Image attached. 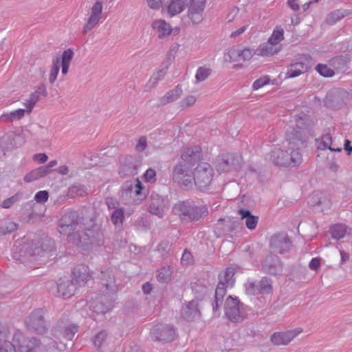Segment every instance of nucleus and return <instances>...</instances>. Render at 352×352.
Wrapping results in <instances>:
<instances>
[{"label":"nucleus","instance_id":"obj_1","mask_svg":"<svg viewBox=\"0 0 352 352\" xmlns=\"http://www.w3.org/2000/svg\"><path fill=\"white\" fill-rule=\"evenodd\" d=\"M10 335L8 327L0 323V352H36L41 347L40 340L25 338L19 331L14 333L12 342L8 340Z\"/></svg>","mask_w":352,"mask_h":352},{"label":"nucleus","instance_id":"obj_2","mask_svg":"<svg viewBox=\"0 0 352 352\" xmlns=\"http://www.w3.org/2000/svg\"><path fill=\"white\" fill-rule=\"evenodd\" d=\"M102 285L101 292L107 300L104 304L103 300L91 305L94 312L104 314L111 311L113 307L114 295L118 292L114 276L109 270L101 271L99 276Z\"/></svg>","mask_w":352,"mask_h":352},{"label":"nucleus","instance_id":"obj_3","mask_svg":"<svg viewBox=\"0 0 352 352\" xmlns=\"http://www.w3.org/2000/svg\"><path fill=\"white\" fill-rule=\"evenodd\" d=\"M173 212L182 219L197 221L208 214V208L204 205H197L192 201H179L173 208Z\"/></svg>","mask_w":352,"mask_h":352},{"label":"nucleus","instance_id":"obj_4","mask_svg":"<svg viewBox=\"0 0 352 352\" xmlns=\"http://www.w3.org/2000/svg\"><path fill=\"white\" fill-rule=\"evenodd\" d=\"M71 238L78 247L100 246L104 243V232L100 226L94 225L91 228L74 233Z\"/></svg>","mask_w":352,"mask_h":352},{"label":"nucleus","instance_id":"obj_5","mask_svg":"<svg viewBox=\"0 0 352 352\" xmlns=\"http://www.w3.org/2000/svg\"><path fill=\"white\" fill-rule=\"evenodd\" d=\"M54 248V241L47 236H34L23 246L25 256L29 257L43 256Z\"/></svg>","mask_w":352,"mask_h":352},{"label":"nucleus","instance_id":"obj_6","mask_svg":"<svg viewBox=\"0 0 352 352\" xmlns=\"http://www.w3.org/2000/svg\"><path fill=\"white\" fill-rule=\"evenodd\" d=\"M302 120L292 126L287 127L285 131L286 141L291 148L299 151L300 147L305 146L309 137V130L302 126Z\"/></svg>","mask_w":352,"mask_h":352},{"label":"nucleus","instance_id":"obj_7","mask_svg":"<svg viewBox=\"0 0 352 352\" xmlns=\"http://www.w3.org/2000/svg\"><path fill=\"white\" fill-rule=\"evenodd\" d=\"M234 275V270L230 267L227 268L219 274V281L215 290L214 300L212 302L214 311H218L222 305L223 297L226 294V288L232 287L234 285L235 282Z\"/></svg>","mask_w":352,"mask_h":352},{"label":"nucleus","instance_id":"obj_8","mask_svg":"<svg viewBox=\"0 0 352 352\" xmlns=\"http://www.w3.org/2000/svg\"><path fill=\"white\" fill-rule=\"evenodd\" d=\"M271 159L272 162L278 166H295L302 161V155L299 151L291 148L283 150L280 148H274L272 152Z\"/></svg>","mask_w":352,"mask_h":352},{"label":"nucleus","instance_id":"obj_9","mask_svg":"<svg viewBox=\"0 0 352 352\" xmlns=\"http://www.w3.org/2000/svg\"><path fill=\"white\" fill-rule=\"evenodd\" d=\"M83 218L80 216L77 211L72 210L66 212L59 220V232L62 234H67L69 240L72 241L71 233L77 228H82Z\"/></svg>","mask_w":352,"mask_h":352},{"label":"nucleus","instance_id":"obj_10","mask_svg":"<svg viewBox=\"0 0 352 352\" xmlns=\"http://www.w3.org/2000/svg\"><path fill=\"white\" fill-rule=\"evenodd\" d=\"M74 55V52L71 49H68L63 52L61 57L56 56L53 59V65L49 76L50 83L52 84L56 81L60 70V64H61L62 74L66 75L68 73L69 67Z\"/></svg>","mask_w":352,"mask_h":352},{"label":"nucleus","instance_id":"obj_11","mask_svg":"<svg viewBox=\"0 0 352 352\" xmlns=\"http://www.w3.org/2000/svg\"><path fill=\"white\" fill-rule=\"evenodd\" d=\"M213 175V169L209 164L200 163L193 173L194 184L200 190L206 189L211 184Z\"/></svg>","mask_w":352,"mask_h":352},{"label":"nucleus","instance_id":"obj_12","mask_svg":"<svg viewBox=\"0 0 352 352\" xmlns=\"http://www.w3.org/2000/svg\"><path fill=\"white\" fill-rule=\"evenodd\" d=\"M224 311L226 317L232 322L241 321L245 315L243 304L237 297L229 296L225 302Z\"/></svg>","mask_w":352,"mask_h":352},{"label":"nucleus","instance_id":"obj_13","mask_svg":"<svg viewBox=\"0 0 352 352\" xmlns=\"http://www.w3.org/2000/svg\"><path fill=\"white\" fill-rule=\"evenodd\" d=\"M173 180L182 188L187 190L192 186L194 176L191 169L185 164H177L173 170Z\"/></svg>","mask_w":352,"mask_h":352},{"label":"nucleus","instance_id":"obj_14","mask_svg":"<svg viewBox=\"0 0 352 352\" xmlns=\"http://www.w3.org/2000/svg\"><path fill=\"white\" fill-rule=\"evenodd\" d=\"M241 157L231 153L223 154L217 159L216 168L219 173L236 170L241 166Z\"/></svg>","mask_w":352,"mask_h":352},{"label":"nucleus","instance_id":"obj_15","mask_svg":"<svg viewBox=\"0 0 352 352\" xmlns=\"http://www.w3.org/2000/svg\"><path fill=\"white\" fill-rule=\"evenodd\" d=\"M27 328L38 333H43L47 328L44 311L41 309L32 311L25 320Z\"/></svg>","mask_w":352,"mask_h":352},{"label":"nucleus","instance_id":"obj_16","mask_svg":"<svg viewBox=\"0 0 352 352\" xmlns=\"http://www.w3.org/2000/svg\"><path fill=\"white\" fill-rule=\"evenodd\" d=\"M151 334L155 341L168 342L174 340L175 330L172 325L159 324L153 327Z\"/></svg>","mask_w":352,"mask_h":352},{"label":"nucleus","instance_id":"obj_17","mask_svg":"<svg viewBox=\"0 0 352 352\" xmlns=\"http://www.w3.org/2000/svg\"><path fill=\"white\" fill-rule=\"evenodd\" d=\"M102 1L97 0L90 9L87 22L82 30L83 34H86L99 23L102 19Z\"/></svg>","mask_w":352,"mask_h":352},{"label":"nucleus","instance_id":"obj_18","mask_svg":"<svg viewBox=\"0 0 352 352\" xmlns=\"http://www.w3.org/2000/svg\"><path fill=\"white\" fill-rule=\"evenodd\" d=\"M262 270L272 276L282 274L283 264L276 255H267L262 263Z\"/></svg>","mask_w":352,"mask_h":352},{"label":"nucleus","instance_id":"obj_19","mask_svg":"<svg viewBox=\"0 0 352 352\" xmlns=\"http://www.w3.org/2000/svg\"><path fill=\"white\" fill-rule=\"evenodd\" d=\"M206 0H190L188 16L193 24H199L203 21V12Z\"/></svg>","mask_w":352,"mask_h":352},{"label":"nucleus","instance_id":"obj_20","mask_svg":"<svg viewBox=\"0 0 352 352\" xmlns=\"http://www.w3.org/2000/svg\"><path fill=\"white\" fill-rule=\"evenodd\" d=\"M301 332L302 329L300 328L275 332L271 336L270 340L275 345H287Z\"/></svg>","mask_w":352,"mask_h":352},{"label":"nucleus","instance_id":"obj_21","mask_svg":"<svg viewBox=\"0 0 352 352\" xmlns=\"http://www.w3.org/2000/svg\"><path fill=\"white\" fill-rule=\"evenodd\" d=\"M76 289L74 281L67 278H60L56 284L57 296L65 299L74 296Z\"/></svg>","mask_w":352,"mask_h":352},{"label":"nucleus","instance_id":"obj_22","mask_svg":"<svg viewBox=\"0 0 352 352\" xmlns=\"http://www.w3.org/2000/svg\"><path fill=\"white\" fill-rule=\"evenodd\" d=\"M309 58L310 56L309 55H304L299 61L292 63L287 69L286 77L295 78L306 72L309 68L307 63Z\"/></svg>","mask_w":352,"mask_h":352},{"label":"nucleus","instance_id":"obj_23","mask_svg":"<svg viewBox=\"0 0 352 352\" xmlns=\"http://www.w3.org/2000/svg\"><path fill=\"white\" fill-rule=\"evenodd\" d=\"M291 246V241L285 234H278L272 236L270 247L274 252L283 254L287 252Z\"/></svg>","mask_w":352,"mask_h":352},{"label":"nucleus","instance_id":"obj_24","mask_svg":"<svg viewBox=\"0 0 352 352\" xmlns=\"http://www.w3.org/2000/svg\"><path fill=\"white\" fill-rule=\"evenodd\" d=\"M182 161L179 164H185L186 167L192 169V167L200 160L201 148L195 146L194 148H187L182 153Z\"/></svg>","mask_w":352,"mask_h":352},{"label":"nucleus","instance_id":"obj_25","mask_svg":"<svg viewBox=\"0 0 352 352\" xmlns=\"http://www.w3.org/2000/svg\"><path fill=\"white\" fill-rule=\"evenodd\" d=\"M78 330V326L74 324H68L65 326L58 324L53 329V336L58 340L63 338L65 340H72Z\"/></svg>","mask_w":352,"mask_h":352},{"label":"nucleus","instance_id":"obj_26","mask_svg":"<svg viewBox=\"0 0 352 352\" xmlns=\"http://www.w3.org/2000/svg\"><path fill=\"white\" fill-rule=\"evenodd\" d=\"M182 316L188 321H192L199 318L201 312L197 300H190L182 307Z\"/></svg>","mask_w":352,"mask_h":352},{"label":"nucleus","instance_id":"obj_27","mask_svg":"<svg viewBox=\"0 0 352 352\" xmlns=\"http://www.w3.org/2000/svg\"><path fill=\"white\" fill-rule=\"evenodd\" d=\"M72 274L74 276V281L76 283V286L81 287L85 285L87 282L90 280L92 277L91 274L89 272V269L86 265H79L76 267Z\"/></svg>","mask_w":352,"mask_h":352},{"label":"nucleus","instance_id":"obj_28","mask_svg":"<svg viewBox=\"0 0 352 352\" xmlns=\"http://www.w3.org/2000/svg\"><path fill=\"white\" fill-rule=\"evenodd\" d=\"M151 198L149 212L153 214L162 217L166 206L165 199L157 194H152Z\"/></svg>","mask_w":352,"mask_h":352},{"label":"nucleus","instance_id":"obj_29","mask_svg":"<svg viewBox=\"0 0 352 352\" xmlns=\"http://www.w3.org/2000/svg\"><path fill=\"white\" fill-rule=\"evenodd\" d=\"M65 346L61 342L59 344L50 338L43 337L41 340V347L43 352H63Z\"/></svg>","mask_w":352,"mask_h":352},{"label":"nucleus","instance_id":"obj_30","mask_svg":"<svg viewBox=\"0 0 352 352\" xmlns=\"http://www.w3.org/2000/svg\"><path fill=\"white\" fill-rule=\"evenodd\" d=\"M324 105L329 108L340 109L342 105V100L339 90L329 91L324 100Z\"/></svg>","mask_w":352,"mask_h":352},{"label":"nucleus","instance_id":"obj_31","mask_svg":"<svg viewBox=\"0 0 352 352\" xmlns=\"http://www.w3.org/2000/svg\"><path fill=\"white\" fill-rule=\"evenodd\" d=\"M255 54L254 50L245 48L243 50L233 49L229 51V56L233 61L248 60Z\"/></svg>","mask_w":352,"mask_h":352},{"label":"nucleus","instance_id":"obj_32","mask_svg":"<svg viewBox=\"0 0 352 352\" xmlns=\"http://www.w3.org/2000/svg\"><path fill=\"white\" fill-rule=\"evenodd\" d=\"M152 28L156 30L160 38L168 36L173 30L171 25L162 19L154 21L152 23Z\"/></svg>","mask_w":352,"mask_h":352},{"label":"nucleus","instance_id":"obj_33","mask_svg":"<svg viewBox=\"0 0 352 352\" xmlns=\"http://www.w3.org/2000/svg\"><path fill=\"white\" fill-rule=\"evenodd\" d=\"M318 148L322 150L329 149L335 152H340L342 151L341 147L335 146L331 134L328 133L321 137Z\"/></svg>","mask_w":352,"mask_h":352},{"label":"nucleus","instance_id":"obj_34","mask_svg":"<svg viewBox=\"0 0 352 352\" xmlns=\"http://www.w3.org/2000/svg\"><path fill=\"white\" fill-rule=\"evenodd\" d=\"M239 213L241 215V219L245 220V224L249 230H254L258 221V217L254 216L248 210L240 209Z\"/></svg>","mask_w":352,"mask_h":352},{"label":"nucleus","instance_id":"obj_35","mask_svg":"<svg viewBox=\"0 0 352 352\" xmlns=\"http://www.w3.org/2000/svg\"><path fill=\"white\" fill-rule=\"evenodd\" d=\"M48 173H50L49 167L40 166L27 174L24 177V181L29 183L39 179L46 176Z\"/></svg>","mask_w":352,"mask_h":352},{"label":"nucleus","instance_id":"obj_36","mask_svg":"<svg viewBox=\"0 0 352 352\" xmlns=\"http://www.w3.org/2000/svg\"><path fill=\"white\" fill-rule=\"evenodd\" d=\"M186 6V0H171L168 6V13L173 16L182 12Z\"/></svg>","mask_w":352,"mask_h":352},{"label":"nucleus","instance_id":"obj_37","mask_svg":"<svg viewBox=\"0 0 352 352\" xmlns=\"http://www.w3.org/2000/svg\"><path fill=\"white\" fill-rule=\"evenodd\" d=\"M182 94V89L177 85L175 89L168 91L161 99L160 104L165 105L178 99Z\"/></svg>","mask_w":352,"mask_h":352},{"label":"nucleus","instance_id":"obj_38","mask_svg":"<svg viewBox=\"0 0 352 352\" xmlns=\"http://www.w3.org/2000/svg\"><path fill=\"white\" fill-rule=\"evenodd\" d=\"M125 186L128 188L131 194H134L135 196L139 197L140 199H142L146 195L144 191V187L138 178L134 180L133 184L132 182H127Z\"/></svg>","mask_w":352,"mask_h":352},{"label":"nucleus","instance_id":"obj_39","mask_svg":"<svg viewBox=\"0 0 352 352\" xmlns=\"http://www.w3.org/2000/svg\"><path fill=\"white\" fill-rule=\"evenodd\" d=\"M280 51V47L269 42L261 44L257 50L258 54L263 56H272Z\"/></svg>","mask_w":352,"mask_h":352},{"label":"nucleus","instance_id":"obj_40","mask_svg":"<svg viewBox=\"0 0 352 352\" xmlns=\"http://www.w3.org/2000/svg\"><path fill=\"white\" fill-rule=\"evenodd\" d=\"M330 65L336 72H343L348 69V60L344 56H337L331 59Z\"/></svg>","mask_w":352,"mask_h":352},{"label":"nucleus","instance_id":"obj_41","mask_svg":"<svg viewBox=\"0 0 352 352\" xmlns=\"http://www.w3.org/2000/svg\"><path fill=\"white\" fill-rule=\"evenodd\" d=\"M331 236L333 239L339 240L344 238L348 234V227L345 224L338 223L331 227Z\"/></svg>","mask_w":352,"mask_h":352},{"label":"nucleus","instance_id":"obj_42","mask_svg":"<svg viewBox=\"0 0 352 352\" xmlns=\"http://www.w3.org/2000/svg\"><path fill=\"white\" fill-rule=\"evenodd\" d=\"M25 109H19L10 113H3L1 116L0 119L4 122H12L21 119L25 112Z\"/></svg>","mask_w":352,"mask_h":352},{"label":"nucleus","instance_id":"obj_43","mask_svg":"<svg viewBox=\"0 0 352 352\" xmlns=\"http://www.w3.org/2000/svg\"><path fill=\"white\" fill-rule=\"evenodd\" d=\"M173 270L170 266L162 267L158 270L157 280L162 283H166L170 280Z\"/></svg>","mask_w":352,"mask_h":352},{"label":"nucleus","instance_id":"obj_44","mask_svg":"<svg viewBox=\"0 0 352 352\" xmlns=\"http://www.w3.org/2000/svg\"><path fill=\"white\" fill-rule=\"evenodd\" d=\"M111 221L115 226H122L124 220V208H120L113 210L110 215Z\"/></svg>","mask_w":352,"mask_h":352},{"label":"nucleus","instance_id":"obj_45","mask_svg":"<svg viewBox=\"0 0 352 352\" xmlns=\"http://www.w3.org/2000/svg\"><path fill=\"white\" fill-rule=\"evenodd\" d=\"M259 294H269L272 292V281L270 278L263 277L258 281Z\"/></svg>","mask_w":352,"mask_h":352},{"label":"nucleus","instance_id":"obj_46","mask_svg":"<svg viewBox=\"0 0 352 352\" xmlns=\"http://www.w3.org/2000/svg\"><path fill=\"white\" fill-rule=\"evenodd\" d=\"M346 12L341 10H336L329 13L327 18L326 22L329 25H333L337 21L341 20L346 15Z\"/></svg>","mask_w":352,"mask_h":352},{"label":"nucleus","instance_id":"obj_47","mask_svg":"<svg viewBox=\"0 0 352 352\" xmlns=\"http://www.w3.org/2000/svg\"><path fill=\"white\" fill-rule=\"evenodd\" d=\"M86 194V189L83 185L75 184L68 188L67 195L70 197L83 196Z\"/></svg>","mask_w":352,"mask_h":352},{"label":"nucleus","instance_id":"obj_48","mask_svg":"<svg viewBox=\"0 0 352 352\" xmlns=\"http://www.w3.org/2000/svg\"><path fill=\"white\" fill-rule=\"evenodd\" d=\"M284 39V30L281 27H276L271 36L269 38L268 41L271 43L277 45L281 41Z\"/></svg>","mask_w":352,"mask_h":352},{"label":"nucleus","instance_id":"obj_49","mask_svg":"<svg viewBox=\"0 0 352 352\" xmlns=\"http://www.w3.org/2000/svg\"><path fill=\"white\" fill-rule=\"evenodd\" d=\"M18 224L14 221H7L3 223L0 226V235L10 234L16 230Z\"/></svg>","mask_w":352,"mask_h":352},{"label":"nucleus","instance_id":"obj_50","mask_svg":"<svg viewBox=\"0 0 352 352\" xmlns=\"http://www.w3.org/2000/svg\"><path fill=\"white\" fill-rule=\"evenodd\" d=\"M212 69L206 66L199 67L197 69V72L195 74V79L197 82H202L207 79L208 76L211 74Z\"/></svg>","mask_w":352,"mask_h":352},{"label":"nucleus","instance_id":"obj_51","mask_svg":"<svg viewBox=\"0 0 352 352\" xmlns=\"http://www.w3.org/2000/svg\"><path fill=\"white\" fill-rule=\"evenodd\" d=\"M245 292L249 295L259 294L258 281L248 279L244 285Z\"/></svg>","mask_w":352,"mask_h":352},{"label":"nucleus","instance_id":"obj_52","mask_svg":"<svg viewBox=\"0 0 352 352\" xmlns=\"http://www.w3.org/2000/svg\"><path fill=\"white\" fill-rule=\"evenodd\" d=\"M316 70L324 77H331L335 74L333 69L329 67L324 64H318L316 67Z\"/></svg>","mask_w":352,"mask_h":352},{"label":"nucleus","instance_id":"obj_53","mask_svg":"<svg viewBox=\"0 0 352 352\" xmlns=\"http://www.w3.org/2000/svg\"><path fill=\"white\" fill-rule=\"evenodd\" d=\"M39 100V98H38L37 94H33L32 93L29 98L23 103L24 106L25 107L26 109L25 111L28 113H30L33 108L34 107L36 103Z\"/></svg>","mask_w":352,"mask_h":352},{"label":"nucleus","instance_id":"obj_54","mask_svg":"<svg viewBox=\"0 0 352 352\" xmlns=\"http://www.w3.org/2000/svg\"><path fill=\"white\" fill-rule=\"evenodd\" d=\"M107 333L105 331H101L98 333L93 338L94 344L99 349L106 341Z\"/></svg>","mask_w":352,"mask_h":352},{"label":"nucleus","instance_id":"obj_55","mask_svg":"<svg viewBox=\"0 0 352 352\" xmlns=\"http://www.w3.org/2000/svg\"><path fill=\"white\" fill-rule=\"evenodd\" d=\"M21 197L22 193H16L14 195L5 199L1 204V207L3 208H10L14 204L19 201Z\"/></svg>","mask_w":352,"mask_h":352},{"label":"nucleus","instance_id":"obj_56","mask_svg":"<svg viewBox=\"0 0 352 352\" xmlns=\"http://www.w3.org/2000/svg\"><path fill=\"white\" fill-rule=\"evenodd\" d=\"M49 192L47 190H40L34 196V200L38 204H44L47 201Z\"/></svg>","mask_w":352,"mask_h":352},{"label":"nucleus","instance_id":"obj_57","mask_svg":"<svg viewBox=\"0 0 352 352\" xmlns=\"http://www.w3.org/2000/svg\"><path fill=\"white\" fill-rule=\"evenodd\" d=\"M270 82V78L267 76L261 77L257 80H256L252 85V88L254 90H257L264 85L268 84Z\"/></svg>","mask_w":352,"mask_h":352},{"label":"nucleus","instance_id":"obj_58","mask_svg":"<svg viewBox=\"0 0 352 352\" xmlns=\"http://www.w3.org/2000/svg\"><path fill=\"white\" fill-rule=\"evenodd\" d=\"M166 74V72L163 69L159 70L155 73L150 79V82L153 84V87H155L158 81L162 80Z\"/></svg>","mask_w":352,"mask_h":352},{"label":"nucleus","instance_id":"obj_59","mask_svg":"<svg viewBox=\"0 0 352 352\" xmlns=\"http://www.w3.org/2000/svg\"><path fill=\"white\" fill-rule=\"evenodd\" d=\"M105 204L109 210H116V209H119L120 203L115 199L111 197H108L105 199Z\"/></svg>","mask_w":352,"mask_h":352},{"label":"nucleus","instance_id":"obj_60","mask_svg":"<svg viewBox=\"0 0 352 352\" xmlns=\"http://www.w3.org/2000/svg\"><path fill=\"white\" fill-rule=\"evenodd\" d=\"M196 98L193 96H188L187 97H186L185 98H184L181 102H180V106L182 107V108H187V107H189L192 105H193L195 102H196Z\"/></svg>","mask_w":352,"mask_h":352},{"label":"nucleus","instance_id":"obj_61","mask_svg":"<svg viewBox=\"0 0 352 352\" xmlns=\"http://www.w3.org/2000/svg\"><path fill=\"white\" fill-rule=\"evenodd\" d=\"M120 173L123 174V175H133L136 174V170L134 166L122 165L120 169Z\"/></svg>","mask_w":352,"mask_h":352},{"label":"nucleus","instance_id":"obj_62","mask_svg":"<svg viewBox=\"0 0 352 352\" xmlns=\"http://www.w3.org/2000/svg\"><path fill=\"white\" fill-rule=\"evenodd\" d=\"M156 172L153 168H148L144 174V179L147 182H153L155 181Z\"/></svg>","mask_w":352,"mask_h":352},{"label":"nucleus","instance_id":"obj_63","mask_svg":"<svg viewBox=\"0 0 352 352\" xmlns=\"http://www.w3.org/2000/svg\"><path fill=\"white\" fill-rule=\"evenodd\" d=\"M146 138L145 136H142L140 138L138 144L135 146V149L139 152H142L146 149Z\"/></svg>","mask_w":352,"mask_h":352},{"label":"nucleus","instance_id":"obj_64","mask_svg":"<svg viewBox=\"0 0 352 352\" xmlns=\"http://www.w3.org/2000/svg\"><path fill=\"white\" fill-rule=\"evenodd\" d=\"M181 261H182V263L183 265H188V264H190L192 262V254L189 251H188L187 250H185L184 253H183V254H182Z\"/></svg>","mask_w":352,"mask_h":352}]
</instances>
